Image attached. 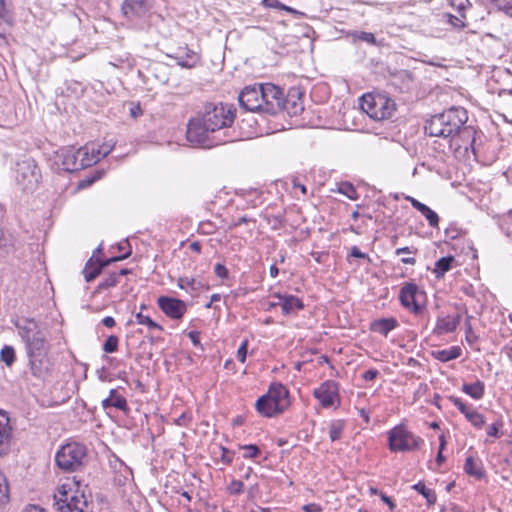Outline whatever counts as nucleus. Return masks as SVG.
I'll use <instances>...</instances> for the list:
<instances>
[{"label": "nucleus", "instance_id": "338daca9", "mask_svg": "<svg viewBox=\"0 0 512 512\" xmlns=\"http://www.w3.org/2000/svg\"><path fill=\"white\" fill-rule=\"evenodd\" d=\"M102 324L107 328H112L115 326V319L111 316H106L102 319Z\"/></svg>", "mask_w": 512, "mask_h": 512}, {"label": "nucleus", "instance_id": "e2e57ef3", "mask_svg": "<svg viewBox=\"0 0 512 512\" xmlns=\"http://www.w3.org/2000/svg\"><path fill=\"white\" fill-rule=\"evenodd\" d=\"M380 498H381V500H382L385 504H387V505H388V507H389V509H390L391 511H394V510H395V508H396V504L394 503V501L392 500V498H391V497H389L387 494H385V493L381 492V493H380Z\"/></svg>", "mask_w": 512, "mask_h": 512}, {"label": "nucleus", "instance_id": "79ce46f5", "mask_svg": "<svg viewBox=\"0 0 512 512\" xmlns=\"http://www.w3.org/2000/svg\"><path fill=\"white\" fill-rule=\"evenodd\" d=\"M119 282V274L116 272L110 273L107 277H105L98 285L99 290H106L111 287H114Z\"/></svg>", "mask_w": 512, "mask_h": 512}, {"label": "nucleus", "instance_id": "680f3d73", "mask_svg": "<svg viewBox=\"0 0 512 512\" xmlns=\"http://www.w3.org/2000/svg\"><path fill=\"white\" fill-rule=\"evenodd\" d=\"M304 512H322L323 508L321 505L316 503H309L302 507Z\"/></svg>", "mask_w": 512, "mask_h": 512}, {"label": "nucleus", "instance_id": "7ed1b4c3", "mask_svg": "<svg viewBox=\"0 0 512 512\" xmlns=\"http://www.w3.org/2000/svg\"><path fill=\"white\" fill-rule=\"evenodd\" d=\"M87 457L85 445L77 442L67 443L55 455L56 465L65 472L77 471L84 466Z\"/></svg>", "mask_w": 512, "mask_h": 512}, {"label": "nucleus", "instance_id": "ddd939ff", "mask_svg": "<svg viewBox=\"0 0 512 512\" xmlns=\"http://www.w3.org/2000/svg\"><path fill=\"white\" fill-rule=\"evenodd\" d=\"M261 83L246 86L239 95L240 106L250 112H261Z\"/></svg>", "mask_w": 512, "mask_h": 512}, {"label": "nucleus", "instance_id": "2eb2a0df", "mask_svg": "<svg viewBox=\"0 0 512 512\" xmlns=\"http://www.w3.org/2000/svg\"><path fill=\"white\" fill-rule=\"evenodd\" d=\"M157 304L161 311L173 320H180L187 311L186 303L178 298L169 296H160Z\"/></svg>", "mask_w": 512, "mask_h": 512}, {"label": "nucleus", "instance_id": "a878e982", "mask_svg": "<svg viewBox=\"0 0 512 512\" xmlns=\"http://www.w3.org/2000/svg\"><path fill=\"white\" fill-rule=\"evenodd\" d=\"M455 258L452 255L444 256L438 259L435 263L433 274L437 279H441L444 275L451 270Z\"/></svg>", "mask_w": 512, "mask_h": 512}, {"label": "nucleus", "instance_id": "c9c22d12", "mask_svg": "<svg viewBox=\"0 0 512 512\" xmlns=\"http://www.w3.org/2000/svg\"><path fill=\"white\" fill-rule=\"evenodd\" d=\"M350 36L352 38L353 43H356L357 41H362L371 45H377V41L373 33L365 31H353L350 33Z\"/></svg>", "mask_w": 512, "mask_h": 512}, {"label": "nucleus", "instance_id": "aec40b11", "mask_svg": "<svg viewBox=\"0 0 512 512\" xmlns=\"http://www.w3.org/2000/svg\"><path fill=\"white\" fill-rule=\"evenodd\" d=\"M283 106V111H286L288 115H299L304 110L301 93L296 89L290 90L287 97L283 96Z\"/></svg>", "mask_w": 512, "mask_h": 512}, {"label": "nucleus", "instance_id": "4be33fe9", "mask_svg": "<svg viewBox=\"0 0 512 512\" xmlns=\"http://www.w3.org/2000/svg\"><path fill=\"white\" fill-rule=\"evenodd\" d=\"M101 405L105 410L113 407L122 412L129 411L126 398L119 394L117 389H111L109 396L102 400Z\"/></svg>", "mask_w": 512, "mask_h": 512}, {"label": "nucleus", "instance_id": "de8ad7c7", "mask_svg": "<svg viewBox=\"0 0 512 512\" xmlns=\"http://www.w3.org/2000/svg\"><path fill=\"white\" fill-rule=\"evenodd\" d=\"M240 449L244 450V458H255L261 453L259 447L255 444L243 445Z\"/></svg>", "mask_w": 512, "mask_h": 512}, {"label": "nucleus", "instance_id": "f257e3e1", "mask_svg": "<svg viewBox=\"0 0 512 512\" xmlns=\"http://www.w3.org/2000/svg\"><path fill=\"white\" fill-rule=\"evenodd\" d=\"M235 113L236 110L232 105L223 103L205 105L203 114L189 121L186 131L187 140L192 145L203 148H212L235 141L236 135L231 130Z\"/></svg>", "mask_w": 512, "mask_h": 512}, {"label": "nucleus", "instance_id": "72a5a7b5", "mask_svg": "<svg viewBox=\"0 0 512 512\" xmlns=\"http://www.w3.org/2000/svg\"><path fill=\"white\" fill-rule=\"evenodd\" d=\"M345 427V422L343 420H333L329 424V437L331 441H336L341 438Z\"/></svg>", "mask_w": 512, "mask_h": 512}, {"label": "nucleus", "instance_id": "69168bd1", "mask_svg": "<svg viewBox=\"0 0 512 512\" xmlns=\"http://www.w3.org/2000/svg\"><path fill=\"white\" fill-rule=\"evenodd\" d=\"M406 199L411 203L412 207L415 208L416 210H420L422 208V206L424 205V203L418 201L417 199L411 197V196H407Z\"/></svg>", "mask_w": 512, "mask_h": 512}, {"label": "nucleus", "instance_id": "f704fd0d", "mask_svg": "<svg viewBox=\"0 0 512 512\" xmlns=\"http://www.w3.org/2000/svg\"><path fill=\"white\" fill-rule=\"evenodd\" d=\"M10 25V16L6 9L4 0H0V39L4 38L7 26Z\"/></svg>", "mask_w": 512, "mask_h": 512}, {"label": "nucleus", "instance_id": "0eeeda50", "mask_svg": "<svg viewBox=\"0 0 512 512\" xmlns=\"http://www.w3.org/2000/svg\"><path fill=\"white\" fill-rule=\"evenodd\" d=\"M41 179V172L32 158H24L16 164L15 180L24 192L34 191Z\"/></svg>", "mask_w": 512, "mask_h": 512}, {"label": "nucleus", "instance_id": "bb28decb", "mask_svg": "<svg viewBox=\"0 0 512 512\" xmlns=\"http://www.w3.org/2000/svg\"><path fill=\"white\" fill-rule=\"evenodd\" d=\"M461 390L474 400H480L485 393V384L481 380H477L474 383H464Z\"/></svg>", "mask_w": 512, "mask_h": 512}, {"label": "nucleus", "instance_id": "e433bc0d", "mask_svg": "<svg viewBox=\"0 0 512 512\" xmlns=\"http://www.w3.org/2000/svg\"><path fill=\"white\" fill-rule=\"evenodd\" d=\"M273 402L271 400H267L262 407L258 405V400L255 403L256 410L259 414L264 417L272 418L279 415L276 407L273 406Z\"/></svg>", "mask_w": 512, "mask_h": 512}, {"label": "nucleus", "instance_id": "5701e85b", "mask_svg": "<svg viewBox=\"0 0 512 512\" xmlns=\"http://www.w3.org/2000/svg\"><path fill=\"white\" fill-rule=\"evenodd\" d=\"M398 326V321L393 318H381L372 322L370 329L378 332L383 336H387L390 331Z\"/></svg>", "mask_w": 512, "mask_h": 512}, {"label": "nucleus", "instance_id": "c03bdc74", "mask_svg": "<svg viewBox=\"0 0 512 512\" xmlns=\"http://www.w3.org/2000/svg\"><path fill=\"white\" fill-rule=\"evenodd\" d=\"M9 500V488L6 482V478L3 474H0V506L5 505Z\"/></svg>", "mask_w": 512, "mask_h": 512}, {"label": "nucleus", "instance_id": "a211bd4d", "mask_svg": "<svg viewBox=\"0 0 512 512\" xmlns=\"http://www.w3.org/2000/svg\"><path fill=\"white\" fill-rule=\"evenodd\" d=\"M131 254V250L129 249L126 253H124L123 255H120V256H115V257H112L110 259H107L103 262H97V263H93V260L92 258H90L86 265H85V268L83 270V273H84V277H85V280L86 282H91L93 281L100 273L101 271L106 267L108 266L109 264L113 263V262H116V261H120V260H123V259H126L127 257H129Z\"/></svg>", "mask_w": 512, "mask_h": 512}, {"label": "nucleus", "instance_id": "4c0bfd02", "mask_svg": "<svg viewBox=\"0 0 512 512\" xmlns=\"http://www.w3.org/2000/svg\"><path fill=\"white\" fill-rule=\"evenodd\" d=\"M438 334L451 333L455 331L454 323L451 322L450 316L439 317L435 328Z\"/></svg>", "mask_w": 512, "mask_h": 512}, {"label": "nucleus", "instance_id": "c85d7f7f", "mask_svg": "<svg viewBox=\"0 0 512 512\" xmlns=\"http://www.w3.org/2000/svg\"><path fill=\"white\" fill-rule=\"evenodd\" d=\"M150 71L153 76L161 84H167L170 79V68L162 62H155L150 66Z\"/></svg>", "mask_w": 512, "mask_h": 512}, {"label": "nucleus", "instance_id": "ea45409f", "mask_svg": "<svg viewBox=\"0 0 512 512\" xmlns=\"http://www.w3.org/2000/svg\"><path fill=\"white\" fill-rule=\"evenodd\" d=\"M12 247V235L3 229H0V251L2 253H9Z\"/></svg>", "mask_w": 512, "mask_h": 512}, {"label": "nucleus", "instance_id": "f8f14e48", "mask_svg": "<svg viewBox=\"0 0 512 512\" xmlns=\"http://www.w3.org/2000/svg\"><path fill=\"white\" fill-rule=\"evenodd\" d=\"M62 488L63 490H59V495L54 496L56 509L59 512H85L89 506V501L84 492H81L80 495L68 496L64 486Z\"/></svg>", "mask_w": 512, "mask_h": 512}, {"label": "nucleus", "instance_id": "7c9ffc66", "mask_svg": "<svg viewBox=\"0 0 512 512\" xmlns=\"http://www.w3.org/2000/svg\"><path fill=\"white\" fill-rule=\"evenodd\" d=\"M178 287L186 291L190 290L192 293L200 290L203 287V283L195 278L180 277L178 279Z\"/></svg>", "mask_w": 512, "mask_h": 512}, {"label": "nucleus", "instance_id": "412c9836", "mask_svg": "<svg viewBox=\"0 0 512 512\" xmlns=\"http://www.w3.org/2000/svg\"><path fill=\"white\" fill-rule=\"evenodd\" d=\"M11 431L9 417L5 412L0 411V455H4L9 451Z\"/></svg>", "mask_w": 512, "mask_h": 512}, {"label": "nucleus", "instance_id": "2f4dec72", "mask_svg": "<svg viewBox=\"0 0 512 512\" xmlns=\"http://www.w3.org/2000/svg\"><path fill=\"white\" fill-rule=\"evenodd\" d=\"M412 489L421 494L427 500L429 505H432L436 502V493L433 490L427 488L423 482L420 481L414 484Z\"/></svg>", "mask_w": 512, "mask_h": 512}, {"label": "nucleus", "instance_id": "603ef678", "mask_svg": "<svg viewBox=\"0 0 512 512\" xmlns=\"http://www.w3.org/2000/svg\"><path fill=\"white\" fill-rule=\"evenodd\" d=\"M496 7L512 17V0H494Z\"/></svg>", "mask_w": 512, "mask_h": 512}, {"label": "nucleus", "instance_id": "6e6552de", "mask_svg": "<svg viewBox=\"0 0 512 512\" xmlns=\"http://www.w3.org/2000/svg\"><path fill=\"white\" fill-rule=\"evenodd\" d=\"M426 293L414 282L404 283L399 291L401 305L415 315H420L424 309Z\"/></svg>", "mask_w": 512, "mask_h": 512}, {"label": "nucleus", "instance_id": "774afa93", "mask_svg": "<svg viewBox=\"0 0 512 512\" xmlns=\"http://www.w3.org/2000/svg\"><path fill=\"white\" fill-rule=\"evenodd\" d=\"M22 512H45V510L38 505H28L22 510Z\"/></svg>", "mask_w": 512, "mask_h": 512}, {"label": "nucleus", "instance_id": "1a4fd4ad", "mask_svg": "<svg viewBox=\"0 0 512 512\" xmlns=\"http://www.w3.org/2000/svg\"><path fill=\"white\" fill-rule=\"evenodd\" d=\"M261 112L276 115L283 111L284 91L273 83H261Z\"/></svg>", "mask_w": 512, "mask_h": 512}, {"label": "nucleus", "instance_id": "6e6d98bb", "mask_svg": "<svg viewBox=\"0 0 512 512\" xmlns=\"http://www.w3.org/2000/svg\"><path fill=\"white\" fill-rule=\"evenodd\" d=\"M247 350H248V341L245 340L241 343L240 347L237 350V358L241 363H244L246 361Z\"/></svg>", "mask_w": 512, "mask_h": 512}, {"label": "nucleus", "instance_id": "13d9d810", "mask_svg": "<svg viewBox=\"0 0 512 512\" xmlns=\"http://www.w3.org/2000/svg\"><path fill=\"white\" fill-rule=\"evenodd\" d=\"M111 149L112 148L110 146L103 145L97 149L95 148L94 155L99 156V161H100L102 158H105L111 152Z\"/></svg>", "mask_w": 512, "mask_h": 512}, {"label": "nucleus", "instance_id": "f03ea898", "mask_svg": "<svg viewBox=\"0 0 512 512\" xmlns=\"http://www.w3.org/2000/svg\"><path fill=\"white\" fill-rule=\"evenodd\" d=\"M468 121L467 110L462 107H452L442 113L431 116L425 124V133L431 137L445 139L450 147L456 149L470 144L473 148L475 142V129L466 125Z\"/></svg>", "mask_w": 512, "mask_h": 512}, {"label": "nucleus", "instance_id": "052dcab7", "mask_svg": "<svg viewBox=\"0 0 512 512\" xmlns=\"http://www.w3.org/2000/svg\"><path fill=\"white\" fill-rule=\"evenodd\" d=\"M378 375L379 371L377 369L372 368L365 371L362 377L365 381H373L378 377Z\"/></svg>", "mask_w": 512, "mask_h": 512}, {"label": "nucleus", "instance_id": "37998d69", "mask_svg": "<svg viewBox=\"0 0 512 512\" xmlns=\"http://www.w3.org/2000/svg\"><path fill=\"white\" fill-rule=\"evenodd\" d=\"M1 360L11 366L15 362V350L12 346H4L0 352Z\"/></svg>", "mask_w": 512, "mask_h": 512}, {"label": "nucleus", "instance_id": "a19ab883", "mask_svg": "<svg viewBox=\"0 0 512 512\" xmlns=\"http://www.w3.org/2000/svg\"><path fill=\"white\" fill-rule=\"evenodd\" d=\"M136 322L141 325H146L150 329H157L159 331L163 330V327L153 321L149 316L144 315L142 312H138L135 315Z\"/></svg>", "mask_w": 512, "mask_h": 512}, {"label": "nucleus", "instance_id": "4468645a", "mask_svg": "<svg viewBox=\"0 0 512 512\" xmlns=\"http://www.w3.org/2000/svg\"><path fill=\"white\" fill-rule=\"evenodd\" d=\"M313 396L324 408L332 407L339 402V385L333 380H327L314 389Z\"/></svg>", "mask_w": 512, "mask_h": 512}, {"label": "nucleus", "instance_id": "dca6fc26", "mask_svg": "<svg viewBox=\"0 0 512 512\" xmlns=\"http://www.w3.org/2000/svg\"><path fill=\"white\" fill-rule=\"evenodd\" d=\"M57 158L66 172L83 170V164L78 157V149L73 146L63 147L57 152Z\"/></svg>", "mask_w": 512, "mask_h": 512}, {"label": "nucleus", "instance_id": "0e129e2a", "mask_svg": "<svg viewBox=\"0 0 512 512\" xmlns=\"http://www.w3.org/2000/svg\"><path fill=\"white\" fill-rule=\"evenodd\" d=\"M188 337L194 346L200 345V333L198 331H190Z\"/></svg>", "mask_w": 512, "mask_h": 512}, {"label": "nucleus", "instance_id": "6ab92c4d", "mask_svg": "<svg viewBox=\"0 0 512 512\" xmlns=\"http://www.w3.org/2000/svg\"><path fill=\"white\" fill-rule=\"evenodd\" d=\"M273 298L277 299V304L280 305L284 315L293 314L304 308L303 301L295 295L275 293Z\"/></svg>", "mask_w": 512, "mask_h": 512}, {"label": "nucleus", "instance_id": "9d476101", "mask_svg": "<svg viewBox=\"0 0 512 512\" xmlns=\"http://www.w3.org/2000/svg\"><path fill=\"white\" fill-rule=\"evenodd\" d=\"M15 326L18 330V335L25 344V348L47 338L45 330L35 319L26 318L19 320L15 323Z\"/></svg>", "mask_w": 512, "mask_h": 512}, {"label": "nucleus", "instance_id": "49530a36", "mask_svg": "<svg viewBox=\"0 0 512 512\" xmlns=\"http://www.w3.org/2000/svg\"><path fill=\"white\" fill-rule=\"evenodd\" d=\"M503 427V421L501 419H498L494 423L488 426L487 428V434L488 436H491L493 438H500L502 436V433L500 432V429Z\"/></svg>", "mask_w": 512, "mask_h": 512}, {"label": "nucleus", "instance_id": "4d7b16f0", "mask_svg": "<svg viewBox=\"0 0 512 512\" xmlns=\"http://www.w3.org/2000/svg\"><path fill=\"white\" fill-rule=\"evenodd\" d=\"M214 273L216 274L217 277H219L221 279H226V278H228V275H229L228 269L226 268L225 265H223L221 263H217L214 266Z\"/></svg>", "mask_w": 512, "mask_h": 512}, {"label": "nucleus", "instance_id": "9b49d317", "mask_svg": "<svg viewBox=\"0 0 512 512\" xmlns=\"http://www.w3.org/2000/svg\"><path fill=\"white\" fill-rule=\"evenodd\" d=\"M267 400H271L279 414H282L291 404L288 388L280 382L270 384L268 391L258 398V405L262 407Z\"/></svg>", "mask_w": 512, "mask_h": 512}, {"label": "nucleus", "instance_id": "a18cd8bd", "mask_svg": "<svg viewBox=\"0 0 512 512\" xmlns=\"http://www.w3.org/2000/svg\"><path fill=\"white\" fill-rule=\"evenodd\" d=\"M119 339L116 335H110L103 344V351L106 353H114L118 349Z\"/></svg>", "mask_w": 512, "mask_h": 512}, {"label": "nucleus", "instance_id": "f3484780", "mask_svg": "<svg viewBox=\"0 0 512 512\" xmlns=\"http://www.w3.org/2000/svg\"><path fill=\"white\" fill-rule=\"evenodd\" d=\"M167 56L175 59L179 66L186 69L195 68L201 60L200 55L188 46L178 47L174 52L168 53Z\"/></svg>", "mask_w": 512, "mask_h": 512}, {"label": "nucleus", "instance_id": "3c124183", "mask_svg": "<svg viewBox=\"0 0 512 512\" xmlns=\"http://www.w3.org/2000/svg\"><path fill=\"white\" fill-rule=\"evenodd\" d=\"M227 490L231 495H239L244 491V484L241 480H232Z\"/></svg>", "mask_w": 512, "mask_h": 512}, {"label": "nucleus", "instance_id": "c756f323", "mask_svg": "<svg viewBox=\"0 0 512 512\" xmlns=\"http://www.w3.org/2000/svg\"><path fill=\"white\" fill-rule=\"evenodd\" d=\"M144 0H125L122 9L125 15L136 14L140 15L144 11Z\"/></svg>", "mask_w": 512, "mask_h": 512}, {"label": "nucleus", "instance_id": "393cba45", "mask_svg": "<svg viewBox=\"0 0 512 512\" xmlns=\"http://www.w3.org/2000/svg\"><path fill=\"white\" fill-rule=\"evenodd\" d=\"M462 349L459 346H452L449 349L432 351L431 355L434 359L441 362H448L461 356Z\"/></svg>", "mask_w": 512, "mask_h": 512}, {"label": "nucleus", "instance_id": "39448f33", "mask_svg": "<svg viewBox=\"0 0 512 512\" xmlns=\"http://www.w3.org/2000/svg\"><path fill=\"white\" fill-rule=\"evenodd\" d=\"M25 349L32 375L39 379L46 378L52 366L51 360L48 357L50 345L47 338Z\"/></svg>", "mask_w": 512, "mask_h": 512}, {"label": "nucleus", "instance_id": "bf43d9fd", "mask_svg": "<svg viewBox=\"0 0 512 512\" xmlns=\"http://www.w3.org/2000/svg\"><path fill=\"white\" fill-rule=\"evenodd\" d=\"M350 256L354 258L367 259L370 261L368 254L362 252L357 246H353L350 250Z\"/></svg>", "mask_w": 512, "mask_h": 512}, {"label": "nucleus", "instance_id": "473e14b6", "mask_svg": "<svg viewBox=\"0 0 512 512\" xmlns=\"http://www.w3.org/2000/svg\"><path fill=\"white\" fill-rule=\"evenodd\" d=\"M464 416L476 429H481L486 423L485 417L475 409L470 408Z\"/></svg>", "mask_w": 512, "mask_h": 512}, {"label": "nucleus", "instance_id": "58836bf2", "mask_svg": "<svg viewBox=\"0 0 512 512\" xmlns=\"http://www.w3.org/2000/svg\"><path fill=\"white\" fill-rule=\"evenodd\" d=\"M419 212L426 218L431 227H437L439 223L438 214L433 211L429 206L424 204Z\"/></svg>", "mask_w": 512, "mask_h": 512}, {"label": "nucleus", "instance_id": "8fccbe9b", "mask_svg": "<svg viewBox=\"0 0 512 512\" xmlns=\"http://www.w3.org/2000/svg\"><path fill=\"white\" fill-rule=\"evenodd\" d=\"M447 22L451 24L456 29H463L466 27V24L464 22L465 18H462V16H455L452 14H446Z\"/></svg>", "mask_w": 512, "mask_h": 512}, {"label": "nucleus", "instance_id": "423d86ee", "mask_svg": "<svg viewBox=\"0 0 512 512\" xmlns=\"http://www.w3.org/2000/svg\"><path fill=\"white\" fill-rule=\"evenodd\" d=\"M424 440L398 425L388 431V447L392 452H408L419 449Z\"/></svg>", "mask_w": 512, "mask_h": 512}, {"label": "nucleus", "instance_id": "20e7f679", "mask_svg": "<svg viewBox=\"0 0 512 512\" xmlns=\"http://www.w3.org/2000/svg\"><path fill=\"white\" fill-rule=\"evenodd\" d=\"M359 106L370 118L378 121L392 117L395 110L394 101L381 94H364Z\"/></svg>", "mask_w": 512, "mask_h": 512}, {"label": "nucleus", "instance_id": "cd10ccee", "mask_svg": "<svg viewBox=\"0 0 512 512\" xmlns=\"http://www.w3.org/2000/svg\"><path fill=\"white\" fill-rule=\"evenodd\" d=\"M95 147L83 146L78 148V157L80 163L83 164V169L96 164L99 161V156L94 155Z\"/></svg>", "mask_w": 512, "mask_h": 512}, {"label": "nucleus", "instance_id": "09e8293b", "mask_svg": "<svg viewBox=\"0 0 512 512\" xmlns=\"http://www.w3.org/2000/svg\"><path fill=\"white\" fill-rule=\"evenodd\" d=\"M340 193L346 195L349 199L355 200L357 198V192L352 184L342 183L339 188Z\"/></svg>", "mask_w": 512, "mask_h": 512}, {"label": "nucleus", "instance_id": "864d4df0", "mask_svg": "<svg viewBox=\"0 0 512 512\" xmlns=\"http://www.w3.org/2000/svg\"><path fill=\"white\" fill-rule=\"evenodd\" d=\"M448 400L453 403L454 406H456L458 408V410L464 415L466 412H468V410L470 409V407L468 405H466L462 399H460L459 397H456L454 395H450L448 396Z\"/></svg>", "mask_w": 512, "mask_h": 512}, {"label": "nucleus", "instance_id": "5fc2aeb1", "mask_svg": "<svg viewBox=\"0 0 512 512\" xmlns=\"http://www.w3.org/2000/svg\"><path fill=\"white\" fill-rule=\"evenodd\" d=\"M471 318H472V316H468L465 321V337H466L467 342H469V343H472L473 341H475L477 339V336L474 335L473 330H472V326L470 323Z\"/></svg>", "mask_w": 512, "mask_h": 512}, {"label": "nucleus", "instance_id": "b1692460", "mask_svg": "<svg viewBox=\"0 0 512 512\" xmlns=\"http://www.w3.org/2000/svg\"><path fill=\"white\" fill-rule=\"evenodd\" d=\"M464 471L476 479H482L485 476V471L481 461L476 460L473 456H468L466 458L464 463Z\"/></svg>", "mask_w": 512, "mask_h": 512}]
</instances>
